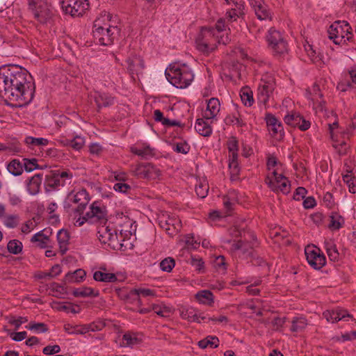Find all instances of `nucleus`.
I'll return each instance as SVG.
<instances>
[{"instance_id":"f257e3e1","label":"nucleus","mask_w":356,"mask_h":356,"mask_svg":"<svg viewBox=\"0 0 356 356\" xmlns=\"http://www.w3.org/2000/svg\"><path fill=\"white\" fill-rule=\"evenodd\" d=\"M165 74L168 81L177 88H186L194 79L191 69L186 64L174 63L165 70Z\"/></svg>"},{"instance_id":"f03ea898","label":"nucleus","mask_w":356,"mask_h":356,"mask_svg":"<svg viewBox=\"0 0 356 356\" xmlns=\"http://www.w3.org/2000/svg\"><path fill=\"white\" fill-rule=\"evenodd\" d=\"M90 201V197L86 189H82L73 194L69 193L66 200L63 202V207L67 213L74 215V218L76 216H81L83 213L87 205Z\"/></svg>"},{"instance_id":"7ed1b4c3","label":"nucleus","mask_w":356,"mask_h":356,"mask_svg":"<svg viewBox=\"0 0 356 356\" xmlns=\"http://www.w3.org/2000/svg\"><path fill=\"white\" fill-rule=\"evenodd\" d=\"M120 29L117 26L104 24L102 25V20L97 19L93 25V37L103 46H109L113 44L114 40L120 35Z\"/></svg>"},{"instance_id":"20e7f679","label":"nucleus","mask_w":356,"mask_h":356,"mask_svg":"<svg viewBox=\"0 0 356 356\" xmlns=\"http://www.w3.org/2000/svg\"><path fill=\"white\" fill-rule=\"evenodd\" d=\"M9 92L5 97L6 104L10 105L8 101L16 102L18 104L15 106H22L30 103L35 93V84L27 83L26 87L12 86L9 89Z\"/></svg>"},{"instance_id":"39448f33","label":"nucleus","mask_w":356,"mask_h":356,"mask_svg":"<svg viewBox=\"0 0 356 356\" xmlns=\"http://www.w3.org/2000/svg\"><path fill=\"white\" fill-rule=\"evenodd\" d=\"M97 236L102 243L108 244L113 250H124L122 233L120 232L118 234L117 229L113 226L105 224L99 227Z\"/></svg>"},{"instance_id":"423d86ee","label":"nucleus","mask_w":356,"mask_h":356,"mask_svg":"<svg viewBox=\"0 0 356 356\" xmlns=\"http://www.w3.org/2000/svg\"><path fill=\"white\" fill-rule=\"evenodd\" d=\"M329 38L336 44H342L350 41L354 35L352 28L346 21H335L327 30Z\"/></svg>"},{"instance_id":"0eeeda50","label":"nucleus","mask_w":356,"mask_h":356,"mask_svg":"<svg viewBox=\"0 0 356 356\" xmlns=\"http://www.w3.org/2000/svg\"><path fill=\"white\" fill-rule=\"evenodd\" d=\"M72 174L69 170L60 171V170H51L45 175L44 187L46 193H50L58 190L60 186H64L66 181L69 180V184L72 178Z\"/></svg>"},{"instance_id":"6e6552de","label":"nucleus","mask_w":356,"mask_h":356,"mask_svg":"<svg viewBox=\"0 0 356 356\" xmlns=\"http://www.w3.org/2000/svg\"><path fill=\"white\" fill-rule=\"evenodd\" d=\"M3 73L9 81V86L26 87L27 83H33L27 81L25 70L18 65H3Z\"/></svg>"},{"instance_id":"1a4fd4ad","label":"nucleus","mask_w":356,"mask_h":356,"mask_svg":"<svg viewBox=\"0 0 356 356\" xmlns=\"http://www.w3.org/2000/svg\"><path fill=\"white\" fill-rule=\"evenodd\" d=\"M266 40L274 56H281L288 52V44L286 40L282 33L274 28L268 30Z\"/></svg>"},{"instance_id":"9d476101","label":"nucleus","mask_w":356,"mask_h":356,"mask_svg":"<svg viewBox=\"0 0 356 356\" xmlns=\"http://www.w3.org/2000/svg\"><path fill=\"white\" fill-rule=\"evenodd\" d=\"M61 8L65 14L80 17L88 10L89 2L88 0H63Z\"/></svg>"},{"instance_id":"9b49d317","label":"nucleus","mask_w":356,"mask_h":356,"mask_svg":"<svg viewBox=\"0 0 356 356\" xmlns=\"http://www.w3.org/2000/svg\"><path fill=\"white\" fill-rule=\"evenodd\" d=\"M214 35V29L213 27H202L200 33L199 37L196 40V45L198 51L209 54L213 50L215 49L216 47L214 44H211L209 41V38H211Z\"/></svg>"},{"instance_id":"f8f14e48","label":"nucleus","mask_w":356,"mask_h":356,"mask_svg":"<svg viewBox=\"0 0 356 356\" xmlns=\"http://www.w3.org/2000/svg\"><path fill=\"white\" fill-rule=\"evenodd\" d=\"M133 175L140 179L157 178L160 175V170L150 163H138L132 167Z\"/></svg>"},{"instance_id":"ddd939ff","label":"nucleus","mask_w":356,"mask_h":356,"mask_svg":"<svg viewBox=\"0 0 356 356\" xmlns=\"http://www.w3.org/2000/svg\"><path fill=\"white\" fill-rule=\"evenodd\" d=\"M33 10L35 18L40 23H47L51 17L52 13L47 3L43 0H33L30 3Z\"/></svg>"},{"instance_id":"4468645a","label":"nucleus","mask_w":356,"mask_h":356,"mask_svg":"<svg viewBox=\"0 0 356 356\" xmlns=\"http://www.w3.org/2000/svg\"><path fill=\"white\" fill-rule=\"evenodd\" d=\"M265 121L268 131L273 137L282 140L284 136V127L282 122L272 113H267Z\"/></svg>"},{"instance_id":"2eb2a0df","label":"nucleus","mask_w":356,"mask_h":356,"mask_svg":"<svg viewBox=\"0 0 356 356\" xmlns=\"http://www.w3.org/2000/svg\"><path fill=\"white\" fill-rule=\"evenodd\" d=\"M275 89V82L273 79L266 81L262 79L258 87L257 101L261 104L265 105L269 99L270 94Z\"/></svg>"},{"instance_id":"dca6fc26","label":"nucleus","mask_w":356,"mask_h":356,"mask_svg":"<svg viewBox=\"0 0 356 356\" xmlns=\"http://www.w3.org/2000/svg\"><path fill=\"white\" fill-rule=\"evenodd\" d=\"M305 256L308 264L314 269L319 270L326 264V259L323 254L312 250L309 247L305 248Z\"/></svg>"},{"instance_id":"f3484780","label":"nucleus","mask_w":356,"mask_h":356,"mask_svg":"<svg viewBox=\"0 0 356 356\" xmlns=\"http://www.w3.org/2000/svg\"><path fill=\"white\" fill-rule=\"evenodd\" d=\"M248 2L259 20H270L272 19V13L263 0H248Z\"/></svg>"},{"instance_id":"a211bd4d","label":"nucleus","mask_w":356,"mask_h":356,"mask_svg":"<svg viewBox=\"0 0 356 356\" xmlns=\"http://www.w3.org/2000/svg\"><path fill=\"white\" fill-rule=\"evenodd\" d=\"M284 122L293 127H296L299 122H301L300 130L302 131H307L311 127V122L305 119V118L298 112H291L286 115L284 118Z\"/></svg>"},{"instance_id":"6ab92c4d","label":"nucleus","mask_w":356,"mask_h":356,"mask_svg":"<svg viewBox=\"0 0 356 356\" xmlns=\"http://www.w3.org/2000/svg\"><path fill=\"white\" fill-rule=\"evenodd\" d=\"M323 316L328 322L334 323L341 320L348 321L349 319H352L356 323V320L353 316L350 314L346 309H336L326 310L323 313Z\"/></svg>"},{"instance_id":"aec40b11","label":"nucleus","mask_w":356,"mask_h":356,"mask_svg":"<svg viewBox=\"0 0 356 356\" xmlns=\"http://www.w3.org/2000/svg\"><path fill=\"white\" fill-rule=\"evenodd\" d=\"M130 151L131 153L144 159H149L156 155V149L147 143L131 147Z\"/></svg>"},{"instance_id":"412c9836","label":"nucleus","mask_w":356,"mask_h":356,"mask_svg":"<svg viewBox=\"0 0 356 356\" xmlns=\"http://www.w3.org/2000/svg\"><path fill=\"white\" fill-rule=\"evenodd\" d=\"M234 8H232L226 13V18L229 22H234L237 18L243 17L244 13V3L243 1H236L232 2Z\"/></svg>"},{"instance_id":"4be33fe9","label":"nucleus","mask_w":356,"mask_h":356,"mask_svg":"<svg viewBox=\"0 0 356 356\" xmlns=\"http://www.w3.org/2000/svg\"><path fill=\"white\" fill-rule=\"evenodd\" d=\"M220 102L218 99L212 97L207 101V109L203 114L206 120L213 119L220 111Z\"/></svg>"},{"instance_id":"5701e85b","label":"nucleus","mask_w":356,"mask_h":356,"mask_svg":"<svg viewBox=\"0 0 356 356\" xmlns=\"http://www.w3.org/2000/svg\"><path fill=\"white\" fill-rule=\"evenodd\" d=\"M180 223L181 222L179 220H176L173 219H169L168 220H163L161 219L159 220V222L160 227L162 229H165L166 233L171 236H173L175 234H177L178 231L180 229Z\"/></svg>"},{"instance_id":"b1692460","label":"nucleus","mask_w":356,"mask_h":356,"mask_svg":"<svg viewBox=\"0 0 356 356\" xmlns=\"http://www.w3.org/2000/svg\"><path fill=\"white\" fill-rule=\"evenodd\" d=\"M70 238V233L66 229H62L57 233V241L61 255L65 254L68 250Z\"/></svg>"},{"instance_id":"393cba45","label":"nucleus","mask_w":356,"mask_h":356,"mask_svg":"<svg viewBox=\"0 0 356 356\" xmlns=\"http://www.w3.org/2000/svg\"><path fill=\"white\" fill-rule=\"evenodd\" d=\"M90 211L86 212V216L90 219L95 218L97 220L101 222L107 221L106 219V211L104 208H101L99 206L96 205V203L94 202L90 207Z\"/></svg>"},{"instance_id":"a878e982","label":"nucleus","mask_w":356,"mask_h":356,"mask_svg":"<svg viewBox=\"0 0 356 356\" xmlns=\"http://www.w3.org/2000/svg\"><path fill=\"white\" fill-rule=\"evenodd\" d=\"M94 99L99 109L114 104V97L108 93L95 92Z\"/></svg>"},{"instance_id":"bb28decb","label":"nucleus","mask_w":356,"mask_h":356,"mask_svg":"<svg viewBox=\"0 0 356 356\" xmlns=\"http://www.w3.org/2000/svg\"><path fill=\"white\" fill-rule=\"evenodd\" d=\"M42 174H36L32 177L27 184V191L31 195H35L40 192L42 181Z\"/></svg>"},{"instance_id":"cd10ccee","label":"nucleus","mask_w":356,"mask_h":356,"mask_svg":"<svg viewBox=\"0 0 356 356\" xmlns=\"http://www.w3.org/2000/svg\"><path fill=\"white\" fill-rule=\"evenodd\" d=\"M223 205L227 211H231L234 206L238 202V193L235 190H229L222 197Z\"/></svg>"},{"instance_id":"c85d7f7f","label":"nucleus","mask_w":356,"mask_h":356,"mask_svg":"<svg viewBox=\"0 0 356 356\" xmlns=\"http://www.w3.org/2000/svg\"><path fill=\"white\" fill-rule=\"evenodd\" d=\"M205 120L204 118L197 119L195 129L201 136L209 137L212 134V127Z\"/></svg>"},{"instance_id":"c756f323","label":"nucleus","mask_w":356,"mask_h":356,"mask_svg":"<svg viewBox=\"0 0 356 356\" xmlns=\"http://www.w3.org/2000/svg\"><path fill=\"white\" fill-rule=\"evenodd\" d=\"M140 334L134 332H127L122 336L123 344L121 346L132 347L134 345L142 342V339L139 337Z\"/></svg>"},{"instance_id":"7c9ffc66","label":"nucleus","mask_w":356,"mask_h":356,"mask_svg":"<svg viewBox=\"0 0 356 356\" xmlns=\"http://www.w3.org/2000/svg\"><path fill=\"white\" fill-rule=\"evenodd\" d=\"M224 121L227 125H236L238 127L246 126V122L242 119L238 111L227 115Z\"/></svg>"},{"instance_id":"2f4dec72","label":"nucleus","mask_w":356,"mask_h":356,"mask_svg":"<svg viewBox=\"0 0 356 356\" xmlns=\"http://www.w3.org/2000/svg\"><path fill=\"white\" fill-rule=\"evenodd\" d=\"M86 275V271L83 269H77L74 272H68L63 280L65 283L66 282H81L83 280Z\"/></svg>"},{"instance_id":"473e14b6","label":"nucleus","mask_w":356,"mask_h":356,"mask_svg":"<svg viewBox=\"0 0 356 356\" xmlns=\"http://www.w3.org/2000/svg\"><path fill=\"white\" fill-rule=\"evenodd\" d=\"M128 64V70L131 74H138L144 68V63L140 57L135 56L132 58H129L127 60Z\"/></svg>"},{"instance_id":"72a5a7b5","label":"nucleus","mask_w":356,"mask_h":356,"mask_svg":"<svg viewBox=\"0 0 356 356\" xmlns=\"http://www.w3.org/2000/svg\"><path fill=\"white\" fill-rule=\"evenodd\" d=\"M72 294L74 297H98L99 293L98 291H95L92 288L88 286H82L75 289Z\"/></svg>"},{"instance_id":"f704fd0d","label":"nucleus","mask_w":356,"mask_h":356,"mask_svg":"<svg viewBox=\"0 0 356 356\" xmlns=\"http://www.w3.org/2000/svg\"><path fill=\"white\" fill-rule=\"evenodd\" d=\"M196 300L202 304L211 305L213 303V294L209 290H202L195 294Z\"/></svg>"},{"instance_id":"c9c22d12","label":"nucleus","mask_w":356,"mask_h":356,"mask_svg":"<svg viewBox=\"0 0 356 356\" xmlns=\"http://www.w3.org/2000/svg\"><path fill=\"white\" fill-rule=\"evenodd\" d=\"M330 218V222L328 225L329 229L331 230H339L341 228L345 223L344 218L336 212L332 213Z\"/></svg>"},{"instance_id":"e433bc0d","label":"nucleus","mask_w":356,"mask_h":356,"mask_svg":"<svg viewBox=\"0 0 356 356\" xmlns=\"http://www.w3.org/2000/svg\"><path fill=\"white\" fill-rule=\"evenodd\" d=\"M198 346L200 348L204 349L207 348H216L219 346V339L216 336L209 335L206 338L200 340L198 342Z\"/></svg>"},{"instance_id":"4c0bfd02","label":"nucleus","mask_w":356,"mask_h":356,"mask_svg":"<svg viewBox=\"0 0 356 356\" xmlns=\"http://www.w3.org/2000/svg\"><path fill=\"white\" fill-rule=\"evenodd\" d=\"M242 102L246 106H251L254 103L252 92L248 87H244L241 89L240 93Z\"/></svg>"},{"instance_id":"58836bf2","label":"nucleus","mask_w":356,"mask_h":356,"mask_svg":"<svg viewBox=\"0 0 356 356\" xmlns=\"http://www.w3.org/2000/svg\"><path fill=\"white\" fill-rule=\"evenodd\" d=\"M6 74L3 73V65L0 67V97L5 98L6 94L9 92L8 89L10 88L9 86V81L6 78Z\"/></svg>"},{"instance_id":"ea45409f","label":"nucleus","mask_w":356,"mask_h":356,"mask_svg":"<svg viewBox=\"0 0 356 356\" xmlns=\"http://www.w3.org/2000/svg\"><path fill=\"white\" fill-rule=\"evenodd\" d=\"M43 230L36 233L34 234L31 241L32 243L38 242V246L40 248H46L47 247L48 241H49V237L43 234Z\"/></svg>"},{"instance_id":"a19ab883","label":"nucleus","mask_w":356,"mask_h":356,"mask_svg":"<svg viewBox=\"0 0 356 356\" xmlns=\"http://www.w3.org/2000/svg\"><path fill=\"white\" fill-rule=\"evenodd\" d=\"M209 184L206 180H199L195 184V193L200 198H204L207 196L209 192Z\"/></svg>"},{"instance_id":"79ce46f5","label":"nucleus","mask_w":356,"mask_h":356,"mask_svg":"<svg viewBox=\"0 0 356 356\" xmlns=\"http://www.w3.org/2000/svg\"><path fill=\"white\" fill-rule=\"evenodd\" d=\"M307 325V321L305 317H295L292 321L291 330L292 332H302Z\"/></svg>"},{"instance_id":"37998d69","label":"nucleus","mask_w":356,"mask_h":356,"mask_svg":"<svg viewBox=\"0 0 356 356\" xmlns=\"http://www.w3.org/2000/svg\"><path fill=\"white\" fill-rule=\"evenodd\" d=\"M7 170L13 175L19 176L23 172V166L18 160L13 159L8 164Z\"/></svg>"},{"instance_id":"c03bdc74","label":"nucleus","mask_w":356,"mask_h":356,"mask_svg":"<svg viewBox=\"0 0 356 356\" xmlns=\"http://www.w3.org/2000/svg\"><path fill=\"white\" fill-rule=\"evenodd\" d=\"M64 330L69 334H86V324L73 325L67 323L64 325Z\"/></svg>"},{"instance_id":"a18cd8bd","label":"nucleus","mask_w":356,"mask_h":356,"mask_svg":"<svg viewBox=\"0 0 356 356\" xmlns=\"http://www.w3.org/2000/svg\"><path fill=\"white\" fill-rule=\"evenodd\" d=\"M213 268L218 272L225 273L227 268L225 257L222 255L216 257L212 261Z\"/></svg>"},{"instance_id":"49530a36","label":"nucleus","mask_w":356,"mask_h":356,"mask_svg":"<svg viewBox=\"0 0 356 356\" xmlns=\"http://www.w3.org/2000/svg\"><path fill=\"white\" fill-rule=\"evenodd\" d=\"M352 170L350 169L346 170V174L343 175V181L347 184L349 192L355 194L356 193V185L355 184V177H353L350 173Z\"/></svg>"},{"instance_id":"de8ad7c7","label":"nucleus","mask_w":356,"mask_h":356,"mask_svg":"<svg viewBox=\"0 0 356 356\" xmlns=\"http://www.w3.org/2000/svg\"><path fill=\"white\" fill-rule=\"evenodd\" d=\"M22 243L17 239L10 240L7 244L8 251L13 254H18L22 252Z\"/></svg>"},{"instance_id":"09e8293b","label":"nucleus","mask_w":356,"mask_h":356,"mask_svg":"<svg viewBox=\"0 0 356 356\" xmlns=\"http://www.w3.org/2000/svg\"><path fill=\"white\" fill-rule=\"evenodd\" d=\"M181 316L183 319L191 322H195V321L198 320L197 317V310H195L193 307L184 309L181 312Z\"/></svg>"},{"instance_id":"8fccbe9b","label":"nucleus","mask_w":356,"mask_h":356,"mask_svg":"<svg viewBox=\"0 0 356 356\" xmlns=\"http://www.w3.org/2000/svg\"><path fill=\"white\" fill-rule=\"evenodd\" d=\"M24 142L26 144L31 146H45L49 143V140L47 138H34L32 136L26 137Z\"/></svg>"},{"instance_id":"3c124183","label":"nucleus","mask_w":356,"mask_h":356,"mask_svg":"<svg viewBox=\"0 0 356 356\" xmlns=\"http://www.w3.org/2000/svg\"><path fill=\"white\" fill-rule=\"evenodd\" d=\"M19 221V217L17 214L8 215L6 216L3 224L6 227L8 228H15L16 227Z\"/></svg>"},{"instance_id":"603ef678","label":"nucleus","mask_w":356,"mask_h":356,"mask_svg":"<svg viewBox=\"0 0 356 356\" xmlns=\"http://www.w3.org/2000/svg\"><path fill=\"white\" fill-rule=\"evenodd\" d=\"M175 266V261L172 257H168L160 262V268L163 271L170 272Z\"/></svg>"},{"instance_id":"864d4df0","label":"nucleus","mask_w":356,"mask_h":356,"mask_svg":"<svg viewBox=\"0 0 356 356\" xmlns=\"http://www.w3.org/2000/svg\"><path fill=\"white\" fill-rule=\"evenodd\" d=\"M291 184L288 179H284L283 181L280 182L275 186L272 188L275 191H281L284 194H287L290 192Z\"/></svg>"},{"instance_id":"5fc2aeb1","label":"nucleus","mask_w":356,"mask_h":356,"mask_svg":"<svg viewBox=\"0 0 356 356\" xmlns=\"http://www.w3.org/2000/svg\"><path fill=\"white\" fill-rule=\"evenodd\" d=\"M26 328L30 330H34L37 332H46L48 331L47 325L44 323L31 322Z\"/></svg>"},{"instance_id":"6e6d98bb","label":"nucleus","mask_w":356,"mask_h":356,"mask_svg":"<svg viewBox=\"0 0 356 356\" xmlns=\"http://www.w3.org/2000/svg\"><path fill=\"white\" fill-rule=\"evenodd\" d=\"M229 168L230 170V177L232 181L238 179L240 167L238 162H229Z\"/></svg>"},{"instance_id":"4d7b16f0","label":"nucleus","mask_w":356,"mask_h":356,"mask_svg":"<svg viewBox=\"0 0 356 356\" xmlns=\"http://www.w3.org/2000/svg\"><path fill=\"white\" fill-rule=\"evenodd\" d=\"M24 167L26 172H31L38 169V160L36 159H24Z\"/></svg>"},{"instance_id":"13d9d810","label":"nucleus","mask_w":356,"mask_h":356,"mask_svg":"<svg viewBox=\"0 0 356 356\" xmlns=\"http://www.w3.org/2000/svg\"><path fill=\"white\" fill-rule=\"evenodd\" d=\"M172 149L177 153L186 154L190 150V146L186 143H177L172 145Z\"/></svg>"},{"instance_id":"bf43d9fd","label":"nucleus","mask_w":356,"mask_h":356,"mask_svg":"<svg viewBox=\"0 0 356 356\" xmlns=\"http://www.w3.org/2000/svg\"><path fill=\"white\" fill-rule=\"evenodd\" d=\"M191 265L195 268V270L199 273L204 272V262L202 258H192Z\"/></svg>"},{"instance_id":"052dcab7","label":"nucleus","mask_w":356,"mask_h":356,"mask_svg":"<svg viewBox=\"0 0 356 356\" xmlns=\"http://www.w3.org/2000/svg\"><path fill=\"white\" fill-rule=\"evenodd\" d=\"M50 289L54 292L56 293V294L55 295V296H56V297L67 294L66 288L64 286H63L58 283H56V282L51 283Z\"/></svg>"},{"instance_id":"680f3d73","label":"nucleus","mask_w":356,"mask_h":356,"mask_svg":"<svg viewBox=\"0 0 356 356\" xmlns=\"http://www.w3.org/2000/svg\"><path fill=\"white\" fill-rule=\"evenodd\" d=\"M105 327V324L104 323L98 322V323H91L89 324H86V334L88 332H97L102 330Z\"/></svg>"},{"instance_id":"e2e57ef3","label":"nucleus","mask_w":356,"mask_h":356,"mask_svg":"<svg viewBox=\"0 0 356 356\" xmlns=\"http://www.w3.org/2000/svg\"><path fill=\"white\" fill-rule=\"evenodd\" d=\"M229 153L238 152V141L234 136L231 137L227 142Z\"/></svg>"},{"instance_id":"0e129e2a","label":"nucleus","mask_w":356,"mask_h":356,"mask_svg":"<svg viewBox=\"0 0 356 356\" xmlns=\"http://www.w3.org/2000/svg\"><path fill=\"white\" fill-rule=\"evenodd\" d=\"M70 145L75 150H80L84 145V140L79 136L74 137L70 141Z\"/></svg>"},{"instance_id":"69168bd1","label":"nucleus","mask_w":356,"mask_h":356,"mask_svg":"<svg viewBox=\"0 0 356 356\" xmlns=\"http://www.w3.org/2000/svg\"><path fill=\"white\" fill-rule=\"evenodd\" d=\"M76 307L79 308V306H74L71 303H67L60 305L58 307V309L60 311H64L67 313L77 314L79 312V310H76Z\"/></svg>"},{"instance_id":"338daca9","label":"nucleus","mask_w":356,"mask_h":356,"mask_svg":"<svg viewBox=\"0 0 356 356\" xmlns=\"http://www.w3.org/2000/svg\"><path fill=\"white\" fill-rule=\"evenodd\" d=\"M323 202L326 207L329 209L333 208L335 203L332 194L330 192L325 193L323 197Z\"/></svg>"},{"instance_id":"774afa93","label":"nucleus","mask_w":356,"mask_h":356,"mask_svg":"<svg viewBox=\"0 0 356 356\" xmlns=\"http://www.w3.org/2000/svg\"><path fill=\"white\" fill-rule=\"evenodd\" d=\"M305 50L313 61L317 62L321 59L320 57V53L317 52L316 49H314L312 45L309 44L307 47H305Z\"/></svg>"}]
</instances>
